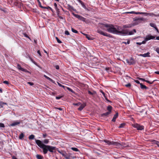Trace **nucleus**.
I'll list each match as a JSON object with an SVG mask.
<instances>
[{"label": "nucleus", "instance_id": "obj_4", "mask_svg": "<svg viewBox=\"0 0 159 159\" xmlns=\"http://www.w3.org/2000/svg\"><path fill=\"white\" fill-rule=\"evenodd\" d=\"M132 126L134 128H136L138 130H141L143 129L144 128V127L143 125H140L137 123L133 124Z\"/></svg>", "mask_w": 159, "mask_h": 159}, {"label": "nucleus", "instance_id": "obj_64", "mask_svg": "<svg viewBox=\"0 0 159 159\" xmlns=\"http://www.w3.org/2000/svg\"><path fill=\"white\" fill-rule=\"evenodd\" d=\"M88 93H89V94H90V95H93V93H92V92H91L90 91H88Z\"/></svg>", "mask_w": 159, "mask_h": 159}, {"label": "nucleus", "instance_id": "obj_59", "mask_svg": "<svg viewBox=\"0 0 159 159\" xmlns=\"http://www.w3.org/2000/svg\"><path fill=\"white\" fill-rule=\"evenodd\" d=\"M47 135L46 134H43V137L44 138H45L47 136Z\"/></svg>", "mask_w": 159, "mask_h": 159}, {"label": "nucleus", "instance_id": "obj_54", "mask_svg": "<svg viewBox=\"0 0 159 159\" xmlns=\"http://www.w3.org/2000/svg\"><path fill=\"white\" fill-rule=\"evenodd\" d=\"M54 6L55 8V9H58L57 7V5L56 3H54Z\"/></svg>", "mask_w": 159, "mask_h": 159}, {"label": "nucleus", "instance_id": "obj_2", "mask_svg": "<svg viewBox=\"0 0 159 159\" xmlns=\"http://www.w3.org/2000/svg\"><path fill=\"white\" fill-rule=\"evenodd\" d=\"M106 30L110 33L121 35L128 34V31L123 29L121 26L111 24L108 25Z\"/></svg>", "mask_w": 159, "mask_h": 159}, {"label": "nucleus", "instance_id": "obj_31", "mask_svg": "<svg viewBox=\"0 0 159 159\" xmlns=\"http://www.w3.org/2000/svg\"><path fill=\"white\" fill-rule=\"evenodd\" d=\"M68 89L69 91H70L72 93H75V92L72 90L70 88L68 87H66L65 89Z\"/></svg>", "mask_w": 159, "mask_h": 159}, {"label": "nucleus", "instance_id": "obj_32", "mask_svg": "<svg viewBox=\"0 0 159 159\" xmlns=\"http://www.w3.org/2000/svg\"><path fill=\"white\" fill-rule=\"evenodd\" d=\"M112 109V107L111 106H109L107 107V110L108 111H110V113H111V110Z\"/></svg>", "mask_w": 159, "mask_h": 159}, {"label": "nucleus", "instance_id": "obj_29", "mask_svg": "<svg viewBox=\"0 0 159 159\" xmlns=\"http://www.w3.org/2000/svg\"><path fill=\"white\" fill-rule=\"evenodd\" d=\"M7 103H6L4 102H0V106L1 107H3L5 105H7Z\"/></svg>", "mask_w": 159, "mask_h": 159}, {"label": "nucleus", "instance_id": "obj_15", "mask_svg": "<svg viewBox=\"0 0 159 159\" xmlns=\"http://www.w3.org/2000/svg\"><path fill=\"white\" fill-rule=\"evenodd\" d=\"M127 31H128H128L127 30H126ZM136 32V30H135V29H133L132 30L130 31L129 32H128V34H127V35H132L133 34H134V33H135ZM126 35V34H123L122 35Z\"/></svg>", "mask_w": 159, "mask_h": 159}, {"label": "nucleus", "instance_id": "obj_30", "mask_svg": "<svg viewBox=\"0 0 159 159\" xmlns=\"http://www.w3.org/2000/svg\"><path fill=\"white\" fill-rule=\"evenodd\" d=\"M104 141L107 143L108 145H111V142L107 140H104Z\"/></svg>", "mask_w": 159, "mask_h": 159}, {"label": "nucleus", "instance_id": "obj_52", "mask_svg": "<svg viewBox=\"0 0 159 159\" xmlns=\"http://www.w3.org/2000/svg\"><path fill=\"white\" fill-rule=\"evenodd\" d=\"M147 41L145 40V39L144 41H143L141 43L142 44H145L146 43V42Z\"/></svg>", "mask_w": 159, "mask_h": 159}, {"label": "nucleus", "instance_id": "obj_51", "mask_svg": "<svg viewBox=\"0 0 159 159\" xmlns=\"http://www.w3.org/2000/svg\"><path fill=\"white\" fill-rule=\"evenodd\" d=\"M101 92L102 93V95H103L104 97H106V96H105V93L103 91H102L101 90Z\"/></svg>", "mask_w": 159, "mask_h": 159}, {"label": "nucleus", "instance_id": "obj_34", "mask_svg": "<svg viewBox=\"0 0 159 159\" xmlns=\"http://www.w3.org/2000/svg\"><path fill=\"white\" fill-rule=\"evenodd\" d=\"M36 157L38 159H42L43 158V157L42 156L38 154L36 155Z\"/></svg>", "mask_w": 159, "mask_h": 159}, {"label": "nucleus", "instance_id": "obj_49", "mask_svg": "<svg viewBox=\"0 0 159 159\" xmlns=\"http://www.w3.org/2000/svg\"><path fill=\"white\" fill-rule=\"evenodd\" d=\"M3 83L7 84H9V82L7 81H4L3 82Z\"/></svg>", "mask_w": 159, "mask_h": 159}, {"label": "nucleus", "instance_id": "obj_63", "mask_svg": "<svg viewBox=\"0 0 159 159\" xmlns=\"http://www.w3.org/2000/svg\"><path fill=\"white\" fill-rule=\"evenodd\" d=\"M37 53H38L39 55L40 56H41V53H40V51L39 50H38V51H37Z\"/></svg>", "mask_w": 159, "mask_h": 159}, {"label": "nucleus", "instance_id": "obj_41", "mask_svg": "<svg viewBox=\"0 0 159 159\" xmlns=\"http://www.w3.org/2000/svg\"><path fill=\"white\" fill-rule=\"evenodd\" d=\"M154 143L155 144H156V145H157V146L159 147V141H156V140H154Z\"/></svg>", "mask_w": 159, "mask_h": 159}, {"label": "nucleus", "instance_id": "obj_61", "mask_svg": "<svg viewBox=\"0 0 159 159\" xmlns=\"http://www.w3.org/2000/svg\"><path fill=\"white\" fill-rule=\"evenodd\" d=\"M55 67H56V69H57V70H58L59 68V66L58 65L56 66H55Z\"/></svg>", "mask_w": 159, "mask_h": 159}, {"label": "nucleus", "instance_id": "obj_48", "mask_svg": "<svg viewBox=\"0 0 159 159\" xmlns=\"http://www.w3.org/2000/svg\"><path fill=\"white\" fill-rule=\"evenodd\" d=\"M65 34L69 35L70 34V33L68 31L66 30L65 31Z\"/></svg>", "mask_w": 159, "mask_h": 159}, {"label": "nucleus", "instance_id": "obj_45", "mask_svg": "<svg viewBox=\"0 0 159 159\" xmlns=\"http://www.w3.org/2000/svg\"><path fill=\"white\" fill-rule=\"evenodd\" d=\"M63 96H57V97H56V98L58 100V99H61V98H62L63 97Z\"/></svg>", "mask_w": 159, "mask_h": 159}, {"label": "nucleus", "instance_id": "obj_47", "mask_svg": "<svg viewBox=\"0 0 159 159\" xmlns=\"http://www.w3.org/2000/svg\"><path fill=\"white\" fill-rule=\"evenodd\" d=\"M131 85V84L129 83L128 84L125 85V86H126L127 87H130Z\"/></svg>", "mask_w": 159, "mask_h": 159}, {"label": "nucleus", "instance_id": "obj_14", "mask_svg": "<svg viewBox=\"0 0 159 159\" xmlns=\"http://www.w3.org/2000/svg\"><path fill=\"white\" fill-rule=\"evenodd\" d=\"M20 121H17L14 122L9 125L10 126H13L20 124Z\"/></svg>", "mask_w": 159, "mask_h": 159}, {"label": "nucleus", "instance_id": "obj_60", "mask_svg": "<svg viewBox=\"0 0 159 159\" xmlns=\"http://www.w3.org/2000/svg\"><path fill=\"white\" fill-rule=\"evenodd\" d=\"M23 34H24V36L25 37H27V38H29L28 36V35L26 33H24Z\"/></svg>", "mask_w": 159, "mask_h": 159}, {"label": "nucleus", "instance_id": "obj_56", "mask_svg": "<svg viewBox=\"0 0 159 159\" xmlns=\"http://www.w3.org/2000/svg\"><path fill=\"white\" fill-rule=\"evenodd\" d=\"M124 43H125V44H129L130 43V41L129 40H128L127 42H125Z\"/></svg>", "mask_w": 159, "mask_h": 159}, {"label": "nucleus", "instance_id": "obj_50", "mask_svg": "<svg viewBox=\"0 0 159 159\" xmlns=\"http://www.w3.org/2000/svg\"><path fill=\"white\" fill-rule=\"evenodd\" d=\"M28 84H30V85L32 86L34 85V83L32 82H27Z\"/></svg>", "mask_w": 159, "mask_h": 159}, {"label": "nucleus", "instance_id": "obj_18", "mask_svg": "<svg viewBox=\"0 0 159 159\" xmlns=\"http://www.w3.org/2000/svg\"><path fill=\"white\" fill-rule=\"evenodd\" d=\"M118 115V112L116 113L113 116V119L112 120V121L115 122L116 120V119L117 118Z\"/></svg>", "mask_w": 159, "mask_h": 159}, {"label": "nucleus", "instance_id": "obj_27", "mask_svg": "<svg viewBox=\"0 0 159 159\" xmlns=\"http://www.w3.org/2000/svg\"><path fill=\"white\" fill-rule=\"evenodd\" d=\"M85 36L86 38L89 40H92L93 39L89 35L86 34H83Z\"/></svg>", "mask_w": 159, "mask_h": 159}, {"label": "nucleus", "instance_id": "obj_55", "mask_svg": "<svg viewBox=\"0 0 159 159\" xmlns=\"http://www.w3.org/2000/svg\"><path fill=\"white\" fill-rule=\"evenodd\" d=\"M57 42L59 43H62V42L61 41H60L59 39H57Z\"/></svg>", "mask_w": 159, "mask_h": 159}, {"label": "nucleus", "instance_id": "obj_6", "mask_svg": "<svg viewBox=\"0 0 159 159\" xmlns=\"http://www.w3.org/2000/svg\"><path fill=\"white\" fill-rule=\"evenodd\" d=\"M134 20L135 21V22L133 23L135 24L136 25L140 23L142 21H143L144 20V18H139L136 17L134 18Z\"/></svg>", "mask_w": 159, "mask_h": 159}, {"label": "nucleus", "instance_id": "obj_58", "mask_svg": "<svg viewBox=\"0 0 159 159\" xmlns=\"http://www.w3.org/2000/svg\"><path fill=\"white\" fill-rule=\"evenodd\" d=\"M156 51L157 52V53L159 54V48H156Z\"/></svg>", "mask_w": 159, "mask_h": 159}, {"label": "nucleus", "instance_id": "obj_37", "mask_svg": "<svg viewBox=\"0 0 159 159\" xmlns=\"http://www.w3.org/2000/svg\"><path fill=\"white\" fill-rule=\"evenodd\" d=\"M57 84H58V85L60 86V87H62V88H63L66 90V89H65V88H66V87L61 85L60 83H59V82H57Z\"/></svg>", "mask_w": 159, "mask_h": 159}, {"label": "nucleus", "instance_id": "obj_25", "mask_svg": "<svg viewBox=\"0 0 159 159\" xmlns=\"http://www.w3.org/2000/svg\"><path fill=\"white\" fill-rule=\"evenodd\" d=\"M44 77H45L47 80H49L50 81L53 83L54 81L52 79H51L49 77H48V76H46V75H44Z\"/></svg>", "mask_w": 159, "mask_h": 159}, {"label": "nucleus", "instance_id": "obj_21", "mask_svg": "<svg viewBox=\"0 0 159 159\" xmlns=\"http://www.w3.org/2000/svg\"><path fill=\"white\" fill-rule=\"evenodd\" d=\"M111 145H115L117 146H119V145H120V143L116 142H111Z\"/></svg>", "mask_w": 159, "mask_h": 159}, {"label": "nucleus", "instance_id": "obj_7", "mask_svg": "<svg viewBox=\"0 0 159 159\" xmlns=\"http://www.w3.org/2000/svg\"><path fill=\"white\" fill-rule=\"evenodd\" d=\"M72 14L74 15V16L79 19L80 20H82L83 21L86 22V19L82 16L78 14H76L74 13H72Z\"/></svg>", "mask_w": 159, "mask_h": 159}, {"label": "nucleus", "instance_id": "obj_23", "mask_svg": "<svg viewBox=\"0 0 159 159\" xmlns=\"http://www.w3.org/2000/svg\"><path fill=\"white\" fill-rule=\"evenodd\" d=\"M79 2L81 4L82 6V7L84 9H87V7L85 6L84 5V3L82 1H81L80 0H79Z\"/></svg>", "mask_w": 159, "mask_h": 159}, {"label": "nucleus", "instance_id": "obj_24", "mask_svg": "<svg viewBox=\"0 0 159 159\" xmlns=\"http://www.w3.org/2000/svg\"><path fill=\"white\" fill-rule=\"evenodd\" d=\"M130 14H142V12H136L134 11H132L130 12H128Z\"/></svg>", "mask_w": 159, "mask_h": 159}, {"label": "nucleus", "instance_id": "obj_3", "mask_svg": "<svg viewBox=\"0 0 159 159\" xmlns=\"http://www.w3.org/2000/svg\"><path fill=\"white\" fill-rule=\"evenodd\" d=\"M58 152L61 154L66 159H70V154H67L65 151L59 150L58 151Z\"/></svg>", "mask_w": 159, "mask_h": 159}, {"label": "nucleus", "instance_id": "obj_57", "mask_svg": "<svg viewBox=\"0 0 159 159\" xmlns=\"http://www.w3.org/2000/svg\"><path fill=\"white\" fill-rule=\"evenodd\" d=\"M134 81L136 83H137V84H141L140 83L139 81L138 80H135Z\"/></svg>", "mask_w": 159, "mask_h": 159}, {"label": "nucleus", "instance_id": "obj_8", "mask_svg": "<svg viewBox=\"0 0 159 159\" xmlns=\"http://www.w3.org/2000/svg\"><path fill=\"white\" fill-rule=\"evenodd\" d=\"M126 61L129 65H133L135 63V61L132 57L129 59H126Z\"/></svg>", "mask_w": 159, "mask_h": 159}, {"label": "nucleus", "instance_id": "obj_26", "mask_svg": "<svg viewBox=\"0 0 159 159\" xmlns=\"http://www.w3.org/2000/svg\"><path fill=\"white\" fill-rule=\"evenodd\" d=\"M68 6L69 9L70 10H73L74 11H76V10L75 9H74L72 6L69 5H68Z\"/></svg>", "mask_w": 159, "mask_h": 159}, {"label": "nucleus", "instance_id": "obj_44", "mask_svg": "<svg viewBox=\"0 0 159 159\" xmlns=\"http://www.w3.org/2000/svg\"><path fill=\"white\" fill-rule=\"evenodd\" d=\"M5 127L4 125L2 123H0V127L4 128Z\"/></svg>", "mask_w": 159, "mask_h": 159}, {"label": "nucleus", "instance_id": "obj_20", "mask_svg": "<svg viewBox=\"0 0 159 159\" xmlns=\"http://www.w3.org/2000/svg\"><path fill=\"white\" fill-rule=\"evenodd\" d=\"M110 113V111H107L105 113H103L101 114V116L102 117H104V116H107L108 115H109Z\"/></svg>", "mask_w": 159, "mask_h": 159}, {"label": "nucleus", "instance_id": "obj_33", "mask_svg": "<svg viewBox=\"0 0 159 159\" xmlns=\"http://www.w3.org/2000/svg\"><path fill=\"white\" fill-rule=\"evenodd\" d=\"M34 137L35 136L34 135L31 134L29 137V139L30 140L33 139H34Z\"/></svg>", "mask_w": 159, "mask_h": 159}, {"label": "nucleus", "instance_id": "obj_19", "mask_svg": "<svg viewBox=\"0 0 159 159\" xmlns=\"http://www.w3.org/2000/svg\"><path fill=\"white\" fill-rule=\"evenodd\" d=\"M86 106V104L84 103L80 105V107L78 108V110L80 111H81Z\"/></svg>", "mask_w": 159, "mask_h": 159}, {"label": "nucleus", "instance_id": "obj_10", "mask_svg": "<svg viewBox=\"0 0 159 159\" xmlns=\"http://www.w3.org/2000/svg\"><path fill=\"white\" fill-rule=\"evenodd\" d=\"M155 38V36H153L151 34L147 35L146 36L145 38V40L147 41L150 40L151 39H154Z\"/></svg>", "mask_w": 159, "mask_h": 159}, {"label": "nucleus", "instance_id": "obj_28", "mask_svg": "<svg viewBox=\"0 0 159 159\" xmlns=\"http://www.w3.org/2000/svg\"><path fill=\"white\" fill-rule=\"evenodd\" d=\"M40 7L42 8H45V9H50V10H51L52 11H53V10L50 7L48 6L47 7H44L42 6H41Z\"/></svg>", "mask_w": 159, "mask_h": 159}, {"label": "nucleus", "instance_id": "obj_17", "mask_svg": "<svg viewBox=\"0 0 159 159\" xmlns=\"http://www.w3.org/2000/svg\"><path fill=\"white\" fill-rule=\"evenodd\" d=\"M142 14L146 16H147L148 15H149L150 16H156V15L154 14L153 13H147L146 12H142Z\"/></svg>", "mask_w": 159, "mask_h": 159}, {"label": "nucleus", "instance_id": "obj_46", "mask_svg": "<svg viewBox=\"0 0 159 159\" xmlns=\"http://www.w3.org/2000/svg\"><path fill=\"white\" fill-rule=\"evenodd\" d=\"M56 9V10L57 13V15L58 16V15H59V13H60V11H59V9H58H58Z\"/></svg>", "mask_w": 159, "mask_h": 159}, {"label": "nucleus", "instance_id": "obj_22", "mask_svg": "<svg viewBox=\"0 0 159 159\" xmlns=\"http://www.w3.org/2000/svg\"><path fill=\"white\" fill-rule=\"evenodd\" d=\"M140 85L141 88L142 89H148V87H146L145 85H143L142 83L140 84Z\"/></svg>", "mask_w": 159, "mask_h": 159}, {"label": "nucleus", "instance_id": "obj_16", "mask_svg": "<svg viewBox=\"0 0 159 159\" xmlns=\"http://www.w3.org/2000/svg\"><path fill=\"white\" fill-rule=\"evenodd\" d=\"M150 53L149 52H148L146 53L143 54H140V56L143 57H149Z\"/></svg>", "mask_w": 159, "mask_h": 159}, {"label": "nucleus", "instance_id": "obj_1", "mask_svg": "<svg viewBox=\"0 0 159 159\" xmlns=\"http://www.w3.org/2000/svg\"><path fill=\"white\" fill-rule=\"evenodd\" d=\"M35 140L37 145L43 149L44 154H47L48 151L52 153L55 151L56 148L55 147L50 145H47L45 144H48L49 142L48 139H45L43 141V142L39 140L35 139Z\"/></svg>", "mask_w": 159, "mask_h": 159}, {"label": "nucleus", "instance_id": "obj_62", "mask_svg": "<svg viewBox=\"0 0 159 159\" xmlns=\"http://www.w3.org/2000/svg\"><path fill=\"white\" fill-rule=\"evenodd\" d=\"M58 16L60 19H63V18L62 17L59 15H58Z\"/></svg>", "mask_w": 159, "mask_h": 159}, {"label": "nucleus", "instance_id": "obj_35", "mask_svg": "<svg viewBox=\"0 0 159 159\" xmlns=\"http://www.w3.org/2000/svg\"><path fill=\"white\" fill-rule=\"evenodd\" d=\"M150 25L151 26L154 28H155L156 27V24L152 23H150Z\"/></svg>", "mask_w": 159, "mask_h": 159}, {"label": "nucleus", "instance_id": "obj_13", "mask_svg": "<svg viewBox=\"0 0 159 159\" xmlns=\"http://www.w3.org/2000/svg\"><path fill=\"white\" fill-rule=\"evenodd\" d=\"M17 67L19 70H21L22 71L26 72H29V71L26 70V69H24L22 68L20 65L19 64H18L17 65Z\"/></svg>", "mask_w": 159, "mask_h": 159}, {"label": "nucleus", "instance_id": "obj_40", "mask_svg": "<svg viewBox=\"0 0 159 159\" xmlns=\"http://www.w3.org/2000/svg\"><path fill=\"white\" fill-rule=\"evenodd\" d=\"M71 30H72V31L73 33H78V32L77 30H75L73 28H71Z\"/></svg>", "mask_w": 159, "mask_h": 159}, {"label": "nucleus", "instance_id": "obj_38", "mask_svg": "<svg viewBox=\"0 0 159 159\" xmlns=\"http://www.w3.org/2000/svg\"><path fill=\"white\" fill-rule=\"evenodd\" d=\"M71 149L77 152L79 151L78 149L75 148H71Z\"/></svg>", "mask_w": 159, "mask_h": 159}, {"label": "nucleus", "instance_id": "obj_11", "mask_svg": "<svg viewBox=\"0 0 159 159\" xmlns=\"http://www.w3.org/2000/svg\"><path fill=\"white\" fill-rule=\"evenodd\" d=\"M137 79H138L139 80H142V81H145V82H147V83H149V84H152L154 82V81H155L157 80H154L152 82H150L149 81L145 80L144 79L142 78H139V77H138L137 78Z\"/></svg>", "mask_w": 159, "mask_h": 159}, {"label": "nucleus", "instance_id": "obj_9", "mask_svg": "<svg viewBox=\"0 0 159 159\" xmlns=\"http://www.w3.org/2000/svg\"><path fill=\"white\" fill-rule=\"evenodd\" d=\"M97 32L100 34L104 36L109 37L110 34H108L107 33L102 31L101 30L98 29L97 30Z\"/></svg>", "mask_w": 159, "mask_h": 159}, {"label": "nucleus", "instance_id": "obj_12", "mask_svg": "<svg viewBox=\"0 0 159 159\" xmlns=\"http://www.w3.org/2000/svg\"><path fill=\"white\" fill-rule=\"evenodd\" d=\"M135 25V24H134L133 23H131L130 24H129L128 25H123V27L124 28H131L133 26H134Z\"/></svg>", "mask_w": 159, "mask_h": 159}, {"label": "nucleus", "instance_id": "obj_42", "mask_svg": "<svg viewBox=\"0 0 159 159\" xmlns=\"http://www.w3.org/2000/svg\"><path fill=\"white\" fill-rule=\"evenodd\" d=\"M121 145L123 147H126L127 146V145H126V144L124 143H122L121 144H120V145Z\"/></svg>", "mask_w": 159, "mask_h": 159}, {"label": "nucleus", "instance_id": "obj_53", "mask_svg": "<svg viewBox=\"0 0 159 159\" xmlns=\"http://www.w3.org/2000/svg\"><path fill=\"white\" fill-rule=\"evenodd\" d=\"M37 1L39 3L40 7L41 6V2H40L39 0H37Z\"/></svg>", "mask_w": 159, "mask_h": 159}, {"label": "nucleus", "instance_id": "obj_43", "mask_svg": "<svg viewBox=\"0 0 159 159\" xmlns=\"http://www.w3.org/2000/svg\"><path fill=\"white\" fill-rule=\"evenodd\" d=\"M73 105H75V106H79L81 105V103L78 102V103H74L73 104Z\"/></svg>", "mask_w": 159, "mask_h": 159}, {"label": "nucleus", "instance_id": "obj_39", "mask_svg": "<svg viewBox=\"0 0 159 159\" xmlns=\"http://www.w3.org/2000/svg\"><path fill=\"white\" fill-rule=\"evenodd\" d=\"M125 123L121 124L119 126V128H123L125 126Z\"/></svg>", "mask_w": 159, "mask_h": 159}, {"label": "nucleus", "instance_id": "obj_5", "mask_svg": "<svg viewBox=\"0 0 159 159\" xmlns=\"http://www.w3.org/2000/svg\"><path fill=\"white\" fill-rule=\"evenodd\" d=\"M108 25V24H104L102 23H99L98 24V26L102 30H107Z\"/></svg>", "mask_w": 159, "mask_h": 159}, {"label": "nucleus", "instance_id": "obj_36", "mask_svg": "<svg viewBox=\"0 0 159 159\" xmlns=\"http://www.w3.org/2000/svg\"><path fill=\"white\" fill-rule=\"evenodd\" d=\"M24 137V134L23 133H21L19 135V138L20 139H22Z\"/></svg>", "mask_w": 159, "mask_h": 159}]
</instances>
